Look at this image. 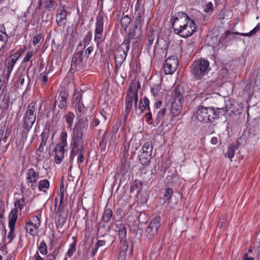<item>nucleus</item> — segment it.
Returning a JSON list of instances; mask_svg holds the SVG:
<instances>
[{"label": "nucleus", "mask_w": 260, "mask_h": 260, "mask_svg": "<svg viewBox=\"0 0 260 260\" xmlns=\"http://www.w3.org/2000/svg\"><path fill=\"white\" fill-rule=\"evenodd\" d=\"M37 108L35 103H31L27 107L26 112L23 117V127L27 131L31 128L36 119Z\"/></svg>", "instance_id": "obj_4"}, {"label": "nucleus", "mask_w": 260, "mask_h": 260, "mask_svg": "<svg viewBox=\"0 0 260 260\" xmlns=\"http://www.w3.org/2000/svg\"><path fill=\"white\" fill-rule=\"evenodd\" d=\"M183 94L184 92L182 87L178 86L174 90L173 95L174 100L177 101L178 100V101L182 102L183 99Z\"/></svg>", "instance_id": "obj_29"}, {"label": "nucleus", "mask_w": 260, "mask_h": 260, "mask_svg": "<svg viewBox=\"0 0 260 260\" xmlns=\"http://www.w3.org/2000/svg\"><path fill=\"white\" fill-rule=\"evenodd\" d=\"M49 133V128H45L41 135V142L40 143L42 145H46Z\"/></svg>", "instance_id": "obj_40"}, {"label": "nucleus", "mask_w": 260, "mask_h": 260, "mask_svg": "<svg viewBox=\"0 0 260 260\" xmlns=\"http://www.w3.org/2000/svg\"><path fill=\"white\" fill-rule=\"evenodd\" d=\"M215 108L200 106L196 112L197 118L201 122H211L216 118Z\"/></svg>", "instance_id": "obj_3"}, {"label": "nucleus", "mask_w": 260, "mask_h": 260, "mask_svg": "<svg viewBox=\"0 0 260 260\" xmlns=\"http://www.w3.org/2000/svg\"><path fill=\"white\" fill-rule=\"evenodd\" d=\"M18 218V210L14 208L12 210L9 215V226L15 227Z\"/></svg>", "instance_id": "obj_25"}, {"label": "nucleus", "mask_w": 260, "mask_h": 260, "mask_svg": "<svg viewBox=\"0 0 260 260\" xmlns=\"http://www.w3.org/2000/svg\"><path fill=\"white\" fill-rule=\"evenodd\" d=\"M113 212L111 209L109 208L105 209L102 216L103 221L104 222H109L111 220Z\"/></svg>", "instance_id": "obj_38"}, {"label": "nucleus", "mask_w": 260, "mask_h": 260, "mask_svg": "<svg viewBox=\"0 0 260 260\" xmlns=\"http://www.w3.org/2000/svg\"><path fill=\"white\" fill-rule=\"evenodd\" d=\"M129 49V46L122 43L114 55L115 62H117L119 65H122L127 56Z\"/></svg>", "instance_id": "obj_10"}, {"label": "nucleus", "mask_w": 260, "mask_h": 260, "mask_svg": "<svg viewBox=\"0 0 260 260\" xmlns=\"http://www.w3.org/2000/svg\"><path fill=\"white\" fill-rule=\"evenodd\" d=\"M85 138L83 136L72 135L71 152L84 150Z\"/></svg>", "instance_id": "obj_11"}, {"label": "nucleus", "mask_w": 260, "mask_h": 260, "mask_svg": "<svg viewBox=\"0 0 260 260\" xmlns=\"http://www.w3.org/2000/svg\"><path fill=\"white\" fill-rule=\"evenodd\" d=\"M84 150L83 151H79L74 152H71L70 161V162H72L74 160V157L77 155V163L78 164L79 167L80 166V164L82 163L84 160Z\"/></svg>", "instance_id": "obj_24"}, {"label": "nucleus", "mask_w": 260, "mask_h": 260, "mask_svg": "<svg viewBox=\"0 0 260 260\" xmlns=\"http://www.w3.org/2000/svg\"><path fill=\"white\" fill-rule=\"evenodd\" d=\"M93 50V47L92 46L88 47L85 51V56L88 58Z\"/></svg>", "instance_id": "obj_60"}, {"label": "nucleus", "mask_w": 260, "mask_h": 260, "mask_svg": "<svg viewBox=\"0 0 260 260\" xmlns=\"http://www.w3.org/2000/svg\"><path fill=\"white\" fill-rule=\"evenodd\" d=\"M105 244H106L105 240H99L97 241L95 246H96L99 248L100 247L105 245Z\"/></svg>", "instance_id": "obj_63"}, {"label": "nucleus", "mask_w": 260, "mask_h": 260, "mask_svg": "<svg viewBox=\"0 0 260 260\" xmlns=\"http://www.w3.org/2000/svg\"><path fill=\"white\" fill-rule=\"evenodd\" d=\"M69 96L68 91L64 88H61L58 96L56 97L53 107V110H56V106L60 110L65 111L67 107V99Z\"/></svg>", "instance_id": "obj_7"}, {"label": "nucleus", "mask_w": 260, "mask_h": 260, "mask_svg": "<svg viewBox=\"0 0 260 260\" xmlns=\"http://www.w3.org/2000/svg\"><path fill=\"white\" fill-rule=\"evenodd\" d=\"M10 102L9 99H3L2 101V108L3 109V110H7L9 109V103Z\"/></svg>", "instance_id": "obj_55"}, {"label": "nucleus", "mask_w": 260, "mask_h": 260, "mask_svg": "<svg viewBox=\"0 0 260 260\" xmlns=\"http://www.w3.org/2000/svg\"><path fill=\"white\" fill-rule=\"evenodd\" d=\"M158 86H154L151 88V92L154 96H156L158 94Z\"/></svg>", "instance_id": "obj_62"}, {"label": "nucleus", "mask_w": 260, "mask_h": 260, "mask_svg": "<svg viewBox=\"0 0 260 260\" xmlns=\"http://www.w3.org/2000/svg\"><path fill=\"white\" fill-rule=\"evenodd\" d=\"M92 37V35L91 31H88L86 36L83 40L82 42H81L82 43V44H83V46L84 48H85L86 46H87L89 44V43L91 40Z\"/></svg>", "instance_id": "obj_43"}, {"label": "nucleus", "mask_w": 260, "mask_h": 260, "mask_svg": "<svg viewBox=\"0 0 260 260\" xmlns=\"http://www.w3.org/2000/svg\"><path fill=\"white\" fill-rule=\"evenodd\" d=\"M131 22V19L129 17L128 15H125L121 18L120 20L121 27L125 31H126V29Z\"/></svg>", "instance_id": "obj_35"}, {"label": "nucleus", "mask_w": 260, "mask_h": 260, "mask_svg": "<svg viewBox=\"0 0 260 260\" xmlns=\"http://www.w3.org/2000/svg\"><path fill=\"white\" fill-rule=\"evenodd\" d=\"M260 30V24L258 23L257 25L249 33H239V32H232L230 31V38L231 41L235 39L236 35H240L242 36H251L254 35Z\"/></svg>", "instance_id": "obj_22"}, {"label": "nucleus", "mask_w": 260, "mask_h": 260, "mask_svg": "<svg viewBox=\"0 0 260 260\" xmlns=\"http://www.w3.org/2000/svg\"><path fill=\"white\" fill-rule=\"evenodd\" d=\"M151 158V155L150 154H146L141 153L139 155V161L143 165L147 166L150 162Z\"/></svg>", "instance_id": "obj_32"}, {"label": "nucleus", "mask_w": 260, "mask_h": 260, "mask_svg": "<svg viewBox=\"0 0 260 260\" xmlns=\"http://www.w3.org/2000/svg\"><path fill=\"white\" fill-rule=\"evenodd\" d=\"M103 30L104 14L103 13L100 12L96 17L95 29L94 38L98 47H99L100 44L104 41Z\"/></svg>", "instance_id": "obj_6"}, {"label": "nucleus", "mask_w": 260, "mask_h": 260, "mask_svg": "<svg viewBox=\"0 0 260 260\" xmlns=\"http://www.w3.org/2000/svg\"><path fill=\"white\" fill-rule=\"evenodd\" d=\"M228 111V109L226 106L223 107H217L216 109H215V112L216 113V117L220 115H224Z\"/></svg>", "instance_id": "obj_44"}, {"label": "nucleus", "mask_w": 260, "mask_h": 260, "mask_svg": "<svg viewBox=\"0 0 260 260\" xmlns=\"http://www.w3.org/2000/svg\"><path fill=\"white\" fill-rule=\"evenodd\" d=\"M239 143L237 142V145H231L228 147L227 152L224 154L225 157H228L231 161L234 156L235 150L238 149Z\"/></svg>", "instance_id": "obj_31"}, {"label": "nucleus", "mask_w": 260, "mask_h": 260, "mask_svg": "<svg viewBox=\"0 0 260 260\" xmlns=\"http://www.w3.org/2000/svg\"><path fill=\"white\" fill-rule=\"evenodd\" d=\"M178 60L175 57H169L166 60L164 71L166 74L173 73L178 67Z\"/></svg>", "instance_id": "obj_16"}, {"label": "nucleus", "mask_w": 260, "mask_h": 260, "mask_svg": "<svg viewBox=\"0 0 260 260\" xmlns=\"http://www.w3.org/2000/svg\"><path fill=\"white\" fill-rule=\"evenodd\" d=\"M173 193V191L171 188H167L166 189V192L164 195V200L166 201H168L169 199H171Z\"/></svg>", "instance_id": "obj_48"}, {"label": "nucleus", "mask_w": 260, "mask_h": 260, "mask_svg": "<svg viewBox=\"0 0 260 260\" xmlns=\"http://www.w3.org/2000/svg\"><path fill=\"white\" fill-rule=\"evenodd\" d=\"M125 109L124 112V116L125 118L126 119L132 109L133 104L132 103L125 102Z\"/></svg>", "instance_id": "obj_47"}, {"label": "nucleus", "mask_w": 260, "mask_h": 260, "mask_svg": "<svg viewBox=\"0 0 260 260\" xmlns=\"http://www.w3.org/2000/svg\"><path fill=\"white\" fill-rule=\"evenodd\" d=\"M100 120L98 117H97L96 116L94 117L92 122V126L93 127H95L98 126L100 123Z\"/></svg>", "instance_id": "obj_61"}, {"label": "nucleus", "mask_w": 260, "mask_h": 260, "mask_svg": "<svg viewBox=\"0 0 260 260\" xmlns=\"http://www.w3.org/2000/svg\"><path fill=\"white\" fill-rule=\"evenodd\" d=\"M166 108H163L156 111L157 114L155 120L157 124L159 123L160 122H162V123H163L164 118L166 114Z\"/></svg>", "instance_id": "obj_34"}, {"label": "nucleus", "mask_w": 260, "mask_h": 260, "mask_svg": "<svg viewBox=\"0 0 260 260\" xmlns=\"http://www.w3.org/2000/svg\"><path fill=\"white\" fill-rule=\"evenodd\" d=\"M116 231H117L121 245L124 244V242H127L126 237V229L125 226L123 224H116Z\"/></svg>", "instance_id": "obj_19"}, {"label": "nucleus", "mask_w": 260, "mask_h": 260, "mask_svg": "<svg viewBox=\"0 0 260 260\" xmlns=\"http://www.w3.org/2000/svg\"><path fill=\"white\" fill-rule=\"evenodd\" d=\"M190 72L195 79L200 80L209 71V62L204 59L194 61L190 67Z\"/></svg>", "instance_id": "obj_2"}, {"label": "nucleus", "mask_w": 260, "mask_h": 260, "mask_svg": "<svg viewBox=\"0 0 260 260\" xmlns=\"http://www.w3.org/2000/svg\"><path fill=\"white\" fill-rule=\"evenodd\" d=\"M182 110V102L173 100L171 104L170 113L172 117H176L179 115Z\"/></svg>", "instance_id": "obj_18"}, {"label": "nucleus", "mask_w": 260, "mask_h": 260, "mask_svg": "<svg viewBox=\"0 0 260 260\" xmlns=\"http://www.w3.org/2000/svg\"><path fill=\"white\" fill-rule=\"evenodd\" d=\"M39 249L42 254L46 255L47 253V246L44 241H42L39 245Z\"/></svg>", "instance_id": "obj_46"}, {"label": "nucleus", "mask_w": 260, "mask_h": 260, "mask_svg": "<svg viewBox=\"0 0 260 260\" xmlns=\"http://www.w3.org/2000/svg\"><path fill=\"white\" fill-rule=\"evenodd\" d=\"M67 133L65 131L62 132L60 134V142L57 146H62L63 147H65L67 146Z\"/></svg>", "instance_id": "obj_41"}, {"label": "nucleus", "mask_w": 260, "mask_h": 260, "mask_svg": "<svg viewBox=\"0 0 260 260\" xmlns=\"http://www.w3.org/2000/svg\"><path fill=\"white\" fill-rule=\"evenodd\" d=\"M44 41V36L42 34H36L32 39V43L34 45Z\"/></svg>", "instance_id": "obj_45"}, {"label": "nucleus", "mask_w": 260, "mask_h": 260, "mask_svg": "<svg viewBox=\"0 0 260 260\" xmlns=\"http://www.w3.org/2000/svg\"><path fill=\"white\" fill-rule=\"evenodd\" d=\"M66 121L68 123V125L67 126L68 128L71 129L74 119L75 118V115L73 113L69 112L67 115L64 116Z\"/></svg>", "instance_id": "obj_37"}, {"label": "nucleus", "mask_w": 260, "mask_h": 260, "mask_svg": "<svg viewBox=\"0 0 260 260\" xmlns=\"http://www.w3.org/2000/svg\"><path fill=\"white\" fill-rule=\"evenodd\" d=\"M141 0H137V3L135 5V11L134 13L135 21L134 25L135 28L140 29L142 27V23L143 21V17L144 15V8L143 6H141Z\"/></svg>", "instance_id": "obj_9"}, {"label": "nucleus", "mask_w": 260, "mask_h": 260, "mask_svg": "<svg viewBox=\"0 0 260 260\" xmlns=\"http://www.w3.org/2000/svg\"><path fill=\"white\" fill-rule=\"evenodd\" d=\"M142 150V153L150 154V155H152L153 146L151 144L147 142L144 144Z\"/></svg>", "instance_id": "obj_42"}, {"label": "nucleus", "mask_w": 260, "mask_h": 260, "mask_svg": "<svg viewBox=\"0 0 260 260\" xmlns=\"http://www.w3.org/2000/svg\"><path fill=\"white\" fill-rule=\"evenodd\" d=\"M171 21L175 33L182 38L191 36L197 29L194 21L183 12L172 17Z\"/></svg>", "instance_id": "obj_1"}, {"label": "nucleus", "mask_w": 260, "mask_h": 260, "mask_svg": "<svg viewBox=\"0 0 260 260\" xmlns=\"http://www.w3.org/2000/svg\"><path fill=\"white\" fill-rule=\"evenodd\" d=\"M10 232L8 233V238L9 239V243L11 242L14 238V229L15 227L9 226Z\"/></svg>", "instance_id": "obj_54"}, {"label": "nucleus", "mask_w": 260, "mask_h": 260, "mask_svg": "<svg viewBox=\"0 0 260 260\" xmlns=\"http://www.w3.org/2000/svg\"><path fill=\"white\" fill-rule=\"evenodd\" d=\"M64 147L62 146H57L54 149L55 152V162L57 164H60L64 157Z\"/></svg>", "instance_id": "obj_21"}, {"label": "nucleus", "mask_w": 260, "mask_h": 260, "mask_svg": "<svg viewBox=\"0 0 260 260\" xmlns=\"http://www.w3.org/2000/svg\"><path fill=\"white\" fill-rule=\"evenodd\" d=\"M50 183L47 179H43L39 181L38 189L40 191L46 192V190L44 189H48L49 187Z\"/></svg>", "instance_id": "obj_39"}, {"label": "nucleus", "mask_w": 260, "mask_h": 260, "mask_svg": "<svg viewBox=\"0 0 260 260\" xmlns=\"http://www.w3.org/2000/svg\"><path fill=\"white\" fill-rule=\"evenodd\" d=\"M68 12L62 9L56 15V22L59 26L64 25L66 23Z\"/></svg>", "instance_id": "obj_23"}, {"label": "nucleus", "mask_w": 260, "mask_h": 260, "mask_svg": "<svg viewBox=\"0 0 260 260\" xmlns=\"http://www.w3.org/2000/svg\"><path fill=\"white\" fill-rule=\"evenodd\" d=\"M25 199L24 198H22L21 199H18L16 200V201L15 203V207H18L20 210H21L24 205V201Z\"/></svg>", "instance_id": "obj_51"}, {"label": "nucleus", "mask_w": 260, "mask_h": 260, "mask_svg": "<svg viewBox=\"0 0 260 260\" xmlns=\"http://www.w3.org/2000/svg\"><path fill=\"white\" fill-rule=\"evenodd\" d=\"M33 55V51H28L21 62L22 66H25V63L29 61L30 59L32 57Z\"/></svg>", "instance_id": "obj_49"}, {"label": "nucleus", "mask_w": 260, "mask_h": 260, "mask_svg": "<svg viewBox=\"0 0 260 260\" xmlns=\"http://www.w3.org/2000/svg\"><path fill=\"white\" fill-rule=\"evenodd\" d=\"M76 250V241L70 245L69 249L67 253L69 257H71Z\"/></svg>", "instance_id": "obj_50"}, {"label": "nucleus", "mask_w": 260, "mask_h": 260, "mask_svg": "<svg viewBox=\"0 0 260 260\" xmlns=\"http://www.w3.org/2000/svg\"><path fill=\"white\" fill-rule=\"evenodd\" d=\"M142 36L141 33V28L139 29V28H138L137 29H136L135 28V25L134 26V28L132 29L130 28L128 34L127 35V37L125 38V40L123 42V43H125L127 45H128L129 46V43L132 40L140 38Z\"/></svg>", "instance_id": "obj_17"}, {"label": "nucleus", "mask_w": 260, "mask_h": 260, "mask_svg": "<svg viewBox=\"0 0 260 260\" xmlns=\"http://www.w3.org/2000/svg\"><path fill=\"white\" fill-rule=\"evenodd\" d=\"M39 177V174L36 172L34 169L30 168L28 170L26 177V183L27 185L32 190L37 188V182Z\"/></svg>", "instance_id": "obj_13"}, {"label": "nucleus", "mask_w": 260, "mask_h": 260, "mask_svg": "<svg viewBox=\"0 0 260 260\" xmlns=\"http://www.w3.org/2000/svg\"><path fill=\"white\" fill-rule=\"evenodd\" d=\"M24 50L22 49H19L17 50L14 54L13 55L15 56L17 58H19L23 53Z\"/></svg>", "instance_id": "obj_64"}, {"label": "nucleus", "mask_w": 260, "mask_h": 260, "mask_svg": "<svg viewBox=\"0 0 260 260\" xmlns=\"http://www.w3.org/2000/svg\"><path fill=\"white\" fill-rule=\"evenodd\" d=\"M8 39V37L6 32L5 26L3 24L0 25V52L6 45Z\"/></svg>", "instance_id": "obj_20"}, {"label": "nucleus", "mask_w": 260, "mask_h": 260, "mask_svg": "<svg viewBox=\"0 0 260 260\" xmlns=\"http://www.w3.org/2000/svg\"><path fill=\"white\" fill-rule=\"evenodd\" d=\"M100 116H102L104 120H106L108 118L111 117V114L106 112L105 109H103L100 113Z\"/></svg>", "instance_id": "obj_58"}, {"label": "nucleus", "mask_w": 260, "mask_h": 260, "mask_svg": "<svg viewBox=\"0 0 260 260\" xmlns=\"http://www.w3.org/2000/svg\"><path fill=\"white\" fill-rule=\"evenodd\" d=\"M138 109L141 111V113H143L144 110L149 109V101L148 99L145 96L140 100L138 105Z\"/></svg>", "instance_id": "obj_27"}, {"label": "nucleus", "mask_w": 260, "mask_h": 260, "mask_svg": "<svg viewBox=\"0 0 260 260\" xmlns=\"http://www.w3.org/2000/svg\"><path fill=\"white\" fill-rule=\"evenodd\" d=\"M57 4L55 2L52 0L48 1L46 3V8L49 11L53 10L55 6Z\"/></svg>", "instance_id": "obj_53"}, {"label": "nucleus", "mask_w": 260, "mask_h": 260, "mask_svg": "<svg viewBox=\"0 0 260 260\" xmlns=\"http://www.w3.org/2000/svg\"><path fill=\"white\" fill-rule=\"evenodd\" d=\"M213 10V4L211 2L208 3L205 6L204 11L207 13H210Z\"/></svg>", "instance_id": "obj_56"}, {"label": "nucleus", "mask_w": 260, "mask_h": 260, "mask_svg": "<svg viewBox=\"0 0 260 260\" xmlns=\"http://www.w3.org/2000/svg\"><path fill=\"white\" fill-rule=\"evenodd\" d=\"M118 131V128L116 127L115 128H113L112 133H111V138H110V141L112 142L116 140V133Z\"/></svg>", "instance_id": "obj_57"}, {"label": "nucleus", "mask_w": 260, "mask_h": 260, "mask_svg": "<svg viewBox=\"0 0 260 260\" xmlns=\"http://www.w3.org/2000/svg\"><path fill=\"white\" fill-rule=\"evenodd\" d=\"M135 88V83H131L125 99L126 103H132L134 96V89Z\"/></svg>", "instance_id": "obj_28"}, {"label": "nucleus", "mask_w": 260, "mask_h": 260, "mask_svg": "<svg viewBox=\"0 0 260 260\" xmlns=\"http://www.w3.org/2000/svg\"><path fill=\"white\" fill-rule=\"evenodd\" d=\"M80 46H82L81 43H79L78 44L77 48L73 56L70 68L71 72L80 70L85 64V62L83 59V50H79Z\"/></svg>", "instance_id": "obj_5"}, {"label": "nucleus", "mask_w": 260, "mask_h": 260, "mask_svg": "<svg viewBox=\"0 0 260 260\" xmlns=\"http://www.w3.org/2000/svg\"><path fill=\"white\" fill-rule=\"evenodd\" d=\"M229 37L230 30H226L224 33L222 34L220 36V39L219 40H217V37H213L211 38V45L216 47L219 45L220 44H221L222 46L226 47L227 46L228 43L231 41Z\"/></svg>", "instance_id": "obj_14"}, {"label": "nucleus", "mask_w": 260, "mask_h": 260, "mask_svg": "<svg viewBox=\"0 0 260 260\" xmlns=\"http://www.w3.org/2000/svg\"><path fill=\"white\" fill-rule=\"evenodd\" d=\"M148 171V167L146 165H143L139 168V176H142L144 174H146Z\"/></svg>", "instance_id": "obj_52"}, {"label": "nucleus", "mask_w": 260, "mask_h": 260, "mask_svg": "<svg viewBox=\"0 0 260 260\" xmlns=\"http://www.w3.org/2000/svg\"><path fill=\"white\" fill-rule=\"evenodd\" d=\"M52 71V68L51 66H47L44 72L41 73L39 76V79L44 84H47L48 80V74Z\"/></svg>", "instance_id": "obj_26"}, {"label": "nucleus", "mask_w": 260, "mask_h": 260, "mask_svg": "<svg viewBox=\"0 0 260 260\" xmlns=\"http://www.w3.org/2000/svg\"><path fill=\"white\" fill-rule=\"evenodd\" d=\"M88 126V120L86 118L80 119L74 126L72 135L84 137V134L86 132Z\"/></svg>", "instance_id": "obj_12"}, {"label": "nucleus", "mask_w": 260, "mask_h": 260, "mask_svg": "<svg viewBox=\"0 0 260 260\" xmlns=\"http://www.w3.org/2000/svg\"><path fill=\"white\" fill-rule=\"evenodd\" d=\"M127 242H124V244H121L120 246L121 250L119 252L118 260H125L126 258V251L128 249Z\"/></svg>", "instance_id": "obj_33"}, {"label": "nucleus", "mask_w": 260, "mask_h": 260, "mask_svg": "<svg viewBox=\"0 0 260 260\" xmlns=\"http://www.w3.org/2000/svg\"><path fill=\"white\" fill-rule=\"evenodd\" d=\"M66 219L62 217L59 218L57 221V226L60 228H62L64 223L66 222Z\"/></svg>", "instance_id": "obj_59"}, {"label": "nucleus", "mask_w": 260, "mask_h": 260, "mask_svg": "<svg viewBox=\"0 0 260 260\" xmlns=\"http://www.w3.org/2000/svg\"><path fill=\"white\" fill-rule=\"evenodd\" d=\"M34 220L35 222V223L30 221L26 223L25 228L26 232L31 236H35L37 234L38 228L41 224L40 219L38 216H36Z\"/></svg>", "instance_id": "obj_15"}, {"label": "nucleus", "mask_w": 260, "mask_h": 260, "mask_svg": "<svg viewBox=\"0 0 260 260\" xmlns=\"http://www.w3.org/2000/svg\"><path fill=\"white\" fill-rule=\"evenodd\" d=\"M83 93V91L82 90H80L79 92L77 90H75L72 99L73 104L76 105L78 103L82 102V95Z\"/></svg>", "instance_id": "obj_36"}, {"label": "nucleus", "mask_w": 260, "mask_h": 260, "mask_svg": "<svg viewBox=\"0 0 260 260\" xmlns=\"http://www.w3.org/2000/svg\"><path fill=\"white\" fill-rule=\"evenodd\" d=\"M143 182L142 181L136 179L133 182L130 187V192H134L135 189H138L137 192L139 193L142 189Z\"/></svg>", "instance_id": "obj_30"}, {"label": "nucleus", "mask_w": 260, "mask_h": 260, "mask_svg": "<svg viewBox=\"0 0 260 260\" xmlns=\"http://www.w3.org/2000/svg\"><path fill=\"white\" fill-rule=\"evenodd\" d=\"M160 217L155 216L149 222L148 226L146 229L145 236L149 239L153 238L157 233L160 225Z\"/></svg>", "instance_id": "obj_8"}]
</instances>
